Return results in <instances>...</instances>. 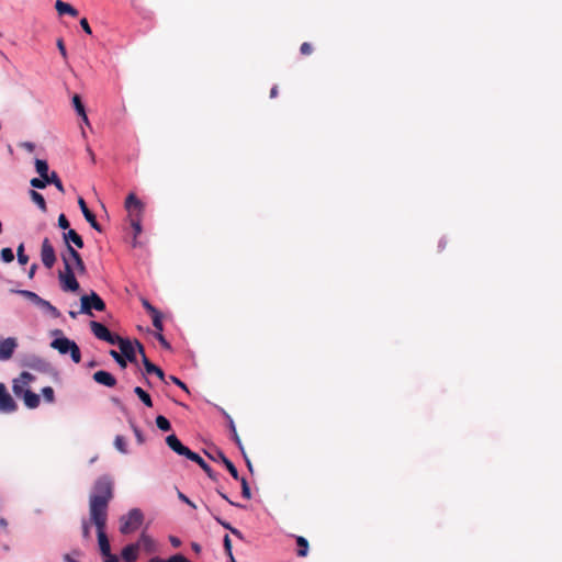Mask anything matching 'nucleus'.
<instances>
[{"mask_svg":"<svg viewBox=\"0 0 562 562\" xmlns=\"http://www.w3.org/2000/svg\"><path fill=\"white\" fill-rule=\"evenodd\" d=\"M38 308H41L44 313L50 315L53 318H59L61 316V313L59 310L54 306L49 301L41 299V302L37 305Z\"/></svg>","mask_w":562,"mask_h":562,"instance_id":"393cba45","label":"nucleus"},{"mask_svg":"<svg viewBox=\"0 0 562 562\" xmlns=\"http://www.w3.org/2000/svg\"><path fill=\"white\" fill-rule=\"evenodd\" d=\"M169 541H170V544L173 547V548H179L181 546V540L180 538L176 537V536H170L169 537Z\"/></svg>","mask_w":562,"mask_h":562,"instance_id":"e2e57ef3","label":"nucleus"},{"mask_svg":"<svg viewBox=\"0 0 562 562\" xmlns=\"http://www.w3.org/2000/svg\"><path fill=\"white\" fill-rule=\"evenodd\" d=\"M64 254L69 258V261L72 260L75 262L76 269L79 274H85L87 272V268L81 258V255L78 252L77 249H75L74 246H68Z\"/></svg>","mask_w":562,"mask_h":562,"instance_id":"dca6fc26","label":"nucleus"},{"mask_svg":"<svg viewBox=\"0 0 562 562\" xmlns=\"http://www.w3.org/2000/svg\"><path fill=\"white\" fill-rule=\"evenodd\" d=\"M63 239L65 241L66 249L68 246H72L71 244L78 248H83L85 246L83 238L72 228L63 233Z\"/></svg>","mask_w":562,"mask_h":562,"instance_id":"f3484780","label":"nucleus"},{"mask_svg":"<svg viewBox=\"0 0 562 562\" xmlns=\"http://www.w3.org/2000/svg\"><path fill=\"white\" fill-rule=\"evenodd\" d=\"M133 344H134V347L136 348V353L137 352L140 353L142 355V360H143L144 356H146L143 344L139 340H137V339H135L133 341Z\"/></svg>","mask_w":562,"mask_h":562,"instance_id":"052dcab7","label":"nucleus"},{"mask_svg":"<svg viewBox=\"0 0 562 562\" xmlns=\"http://www.w3.org/2000/svg\"><path fill=\"white\" fill-rule=\"evenodd\" d=\"M133 392L146 407H153V400L149 393L146 392L143 387L135 386Z\"/></svg>","mask_w":562,"mask_h":562,"instance_id":"cd10ccee","label":"nucleus"},{"mask_svg":"<svg viewBox=\"0 0 562 562\" xmlns=\"http://www.w3.org/2000/svg\"><path fill=\"white\" fill-rule=\"evenodd\" d=\"M25 385L26 384H22L20 380H13L12 391L16 397L21 398L23 396V392L29 390Z\"/></svg>","mask_w":562,"mask_h":562,"instance_id":"a19ab883","label":"nucleus"},{"mask_svg":"<svg viewBox=\"0 0 562 562\" xmlns=\"http://www.w3.org/2000/svg\"><path fill=\"white\" fill-rule=\"evenodd\" d=\"M165 440L166 445L178 456H183L188 449L175 434L168 435Z\"/></svg>","mask_w":562,"mask_h":562,"instance_id":"aec40b11","label":"nucleus"},{"mask_svg":"<svg viewBox=\"0 0 562 562\" xmlns=\"http://www.w3.org/2000/svg\"><path fill=\"white\" fill-rule=\"evenodd\" d=\"M41 392L45 402L53 403L55 401V392L52 386H44Z\"/></svg>","mask_w":562,"mask_h":562,"instance_id":"a18cd8bd","label":"nucleus"},{"mask_svg":"<svg viewBox=\"0 0 562 562\" xmlns=\"http://www.w3.org/2000/svg\"><path fill=\"white\" fill-rule=\"evenodd\" d=\"M113 498V480L104 474L97 479L89 499L90 518H108V505Z\"/></svg>","mask_w":562,"mask_h":562,"instance_id":"f257e3e1","label":"nucleus"},{"mask_svg":"<svg viewBox=\"0 0 562 562\" xmlns=\"http://www.w3.org/2000/svg\"><path fill=\"white\" fill-rule=\"evenodd\" d=\"M143 306L144 308L151 315L158 313L159 311L153 306L147 300H143Z\"/></svg>","mask_w":562,"mask_h":562,"instance_id":"4d7b16f0","label":"nucleus"},{"mask_svg":"<svg viewBox=\"0 0 562 562\" xmlns=\"http://www.w3.org/2000/svg\"><path fill=\"white\" fill-rule=\"evenodd\" d=\"M223 546H224V550H225L226 555L228 558H232V554H233L232 541H231V538H229V536L227 533L224 536Z\"/></svg>","mask_w":562,"mask_h":562,"instance_id":"09e8293b","label":"nucleus"},{"mask_svg":"<svg viewBox=\"0 0 562 562\" xmlns=\"http://www.w3.org/2000/svg\"><path fill=\"white\" fill-rule=\"evenodd\" d=\"M24 405L30 409H35L40 406L41 397L37 393L33 392L31 389L23 392V396L21 397Z\"/></svg>","mask_w":562,"mask_h":562,"instance_id":"412c9836","label":"nucleus"},{"mask_svg":"<svg viewBox=\"0 0 562 562\" xmlns=\"http://www.w3.org/2000/svg\"><path fill=\"white\" fill-rule=\"evenodd\" d=\"M105 302L95 291H91L89 294H83L80 297L79 313H82L88 316H93V310L98 312H103L105 311Z\"/></svg>","mask_w":562,"mask_h":562,"instance_id":"39448f33","label":"nucleus"},{"mask_svg":"<svg viewBox=\"0 0 562 562\" xmlns=\"http://www.w3.org/2000/svg\"><path fill=\"white\" fill-rule=\"evenodd\" d=\"M46 181L48 182V186L53 184L56 187V189L59 191V192H64L65 189H64V184L60 180V178L58 177V175L55 172V171H52L47 177H46Z\"/></svg>","mask_w":562,"mask_h":562,"instance_id":"2f4dec72","label":"nucleus"},{"mask_svg":"<svg viewBox=\"0 0 562 562\" xmlns=\"http://www.w3.org/2000/svg\"><path fill=\"white\" fill-rule=\"evenodd\" d=\"M0 260L4 263H11L14 260V252L12 248L4 247L0 250Z\"/></svg>","mask_w":562,"mask_h":562,"instance_id":"e433bc0d","label":"nucleus"},{"mask_svg":"<svg viewBox=\"0 0 562 562\" xmlns=\"http://www.w3.org/2000/svg\"><path fill=\"white\" fill-rule=\"evenodd\" d=\"M61 260L65 267V271L58 273L60 289L64 292L76 293L80 290V284L76 278L74 267L71 266V263L69 262V258L65 254H61Z\"/></svg>","mask_w":562,"mask_h":562,"instance_id":"7ed1b4c3","label":"nucleus"},{"mask_svg":"<svg viewBox=\"0 0 562 562\" xmlns=\"http://www.w3.org/2000/svg\"><path fill=\"white\" fill-rule=\"evenodd\" d=\"M162 317L164 316H162V313L160 311L158 313L151 315L153 326L158 331H162L164 330Z\"/></svg>","mask_w":562,"mask_h":562,"instance_id":"c03bdc74","label":"nucleus"},{"mask_svg":"<svg viewBox=\"0 0 562 562\" xmlns=\"http://www.w3.org/2000/svg\"><path fill=\"white\" fill-rule=\"evenodd\" d=\"M41 259L45 268L52 269L56 262V252L49 239L45 237L41 246Z\"/></svg>","mask_w":562,"mask_h":562,"instance_id":"9b49d317","label":"nucleus"},{"mask_svg":"<svg viewBox=\"0 0 562 562\" xmlns=\"http://www.w3.org/2000/svg\"><path fill=\"white\" fill-rule=\"evenodd\" d=\"M81 529H82V537H83V539H89L90 538V525H89V522L86 521V520H82Z\"/></svg>","mask_w":562,"mask_h":562,"instance_id":"13d9d810","label":"nucleus"},{"mask_svg":"<svg viewBox=\"0 0 562 562\" xmlns=\"http://www.w3.org/2000/svg\"><path fill=\"white\" fill-rule=\"evenodd\" d=\"M177 495L181 502L186 503L187 505H189L192 508H196L195 504L181 491L177 490Z\"/></svg>","mask_w":562,"mask_h":562,"instance_id":"864d4df0","label":"nucleus"},{"mask_svg":"<svg viewBox=\"0 0 562 562\" xmlns=\"http://www.w3.org/2000/svg\"><path fill=\"white\" fill-rule=\"evenodd\" d=\"M182 457L187 458L192 462H195L198 465L204 460L199 453L192 451L189 447L184 451V454Z\"/></svg>","mask_w":562,"mask_h":562,"instance_id":"79ce46f5","label":"nucleus"},{"mask_svg":"<svg viewBox=\"0 0 562 562\" xmlns=\"http://www.w3.org/2000/svg\"><path fill=\"white\" fill-rule=\"evenodd\" d=\"M131 226L134 231V239L142 233L143 227L139 217L131 220Z\"/></svg>","mask_w":562,"mask_h":562,"instance_id":"de8ad7c7","label":"nucleus"},{"mask_svg":"<svg viewBox=\"0 0 562 562\" xmlns=\"http://www.w3.org/2000/svg\"><path fill=\"white\" fill-rule=\"evenodd\" d=\"M221 412H222L223 416L227 420V426H228V429H229V432H231V438L236 442V445L238 446L239 450H243V442H241V439L239 438V436L237 434L236 426H235V423H234L233 418L223 408H221Z\"/></svg>","mask_w":562,"mask_h":562,"instance_id":"5701e85b","label":"nucleus"},{"mask_svg":"<svg viewBox=\"0 0 562 562\" xmlns=\"http://www.w3.org/2000/svg\"><path fill=\"white\" fill-rule=\"evenodd\" d=\"M165 561L166 562H191L188 558H186L181 553L172 554V555L168 557L167 559H165Z\"/></svg>","mask_w":562,"mask_h":562,"instance_id":"8fccbe9b","label":"nucleus"},{"mask_svg":"<svg viewBox=\"0 0 562 562\" xmlns=\"http://www.w3.org/2000/svg\"><path fill=\"white\" fill-rule=\"evenodd\" d=\"M55 9L59 15L68 14L70 16H77L78 10L74 8L71 4L64 2L63 0H57L55 2Z\"/></svg>","mask_w":562,"mask_h":562,"instance_id":"b1692460","label":"nucleus"},{"mask_svg":"<svg viewBox=\"0 0 562 562\" xmlns=\"http://www.w3.org/2000/svg\"><path fill=\"white\" fill-rule=\"evenodd\" d=\"M204 453L210 460L222 463V465L226 468L233 479H239L237 468L221 449L214 447L209 450H204Z\"/></svg>","mask_w":562,"mask_h":562,"instance_id":"6e6552de","label":"nucleus"},{"mask_svg":"<svg viewBox=\"0 0 562 562\" xmlns=\"http://www.w3.org/2000/svg\"><path fill=\"white\" fill-rule=\"evenodd\" d=\"M155 422H156V426L161 431H170L171 430V423H170V420L166 416L158 415L156 417Z\"/></svg>","mask_w":562,"mask_h":562,"instance_id":"473e14b6","label":"nucleus"},{"mask_svg":"<svg viewBox=\"0 0 562 562\" xmlns=\"http://www.w3.org/2000/svg\"><path fill=\"white\" fill-rule=\"evenodd\" d=\"M169 380L175 383L177 386H179L181 390H183L184 392L189 393V387L188 385L182 381L180 380L178 376L176 375H169Z\"/></svg>","mask_w":562,"mask_h":562,"instance_id":"3c124183","label":"nucleus"},{"mask_svg":"<svg viewBox=\"0 0 562 562\" xmlns=\"http://www.w3.org/2000/svg\"><path fill=\"white\" fill-rule=\"evenodd\" d=\"M114 447L123 454H127L130 452L126 439L121 435L115 436Z\"/></svg>","mask_w":562,"mask_h":562,"instance_id":"f704fd0d","label":"nucleus"},{"mask_svg":"<svg viewBox=\"0 0 562 562\" xmlns=\"http://www.w3.org/2000/svg\"><path fill=\"white\" fill-rule=\"evenodd\" d=\"M29 193H30L31 200L38 206V209L42 212H46L47 205H46V201H45V198L43 196V194L37 192L36 190H30Z\"/></svg>","mask_w":562,"mask_h":562,"instance_id":"c85d7f7f","label":"nucleus"},{"mask_svg":"<svg viewBox=\"0 0 562 562\" xmlns=\"http://www.w3.org/2000/svg\"><path fill=\"white\" fill-rule=\"evenodd\" d=\"M313 50V47H312V44L307 43V42H304L301 47H300V52L301 54L303 55H308L311 54Z\"/></svg>","mask_w":562,"mask_h":562,"instance_id":"bf43d9fd","label":"nucleus"},{"mask_svg":"<svg viewBox=\"0 0 562 562\" xmlns=\"http://www.w3.org/2000/svg\"><path fill=\"white\" fill-rule=\"evenodd\" d=\"M110 356L115 360V362L119 364L121 369H125L127 367L128 360H126L125 357L120 355L116 350L112 349L110 350Z\"/></svg>","mask_w":562,"mask_h":562,"instance_id":"ea45409f","label":"nucleus"},{"mask_svg":"<svg viewBox=\"0 0 562 562\" xmlns=\"http://www.w3.org/2000/svg\"><path fill=\"white\" fill-rule=\"evenodd\" d=\"M80 26L82 27V30L85 31V33H87V34H89V35H91V34H92V30H91V27H90V25H89V22H88V20H87L86 18H82V19L80 20Z\"/></svg>","mask_w":562,"mask_h":562,"instance_id":"680f3d73","label":"nucleus"},{"mask_svg":"<svg viewBox=\"0 0 562 562\" xmlns=\"http://www.w3.org/2000/svg\"><path fill=\"white\" fill-rule=\"evenodd\" d=\"M30 184L35 189L43 190L48 186V182L46 177H38L31 179Z\"/></svg>","mask_w":562,"mask_h":562,"instance_id":"37998d69","label":"nucleus"},{"mask_svg":"<svg viewBox=\"0 0 562 562\" xmlns=\"http://www.w3.org/2000/svg\"><path fill=\"white\" fill-rule=\"evenodd\" d=\"M89 325L92 334L102 341L114 346L120 338V335L112 333L104 324L100 322L91 321Z\"/></svg>","mask_w":562,"mask_h":562,"instance_id":"1a4fd4ad","label":"nucleus"},{"mask_svg":"<svg viewBox=\"0 0 562 562\" xmlns=\"http://www.w3.org/2000/svg\"><path fill=\"white\" fill-rule=\"evenodd\" d=\"M125 209L133 215L136 211L139 215L144 210V203L137 198V195L131 192L125 199Z\"/></svg>","mask_w":562,"mask_h":562,"instance_id":"a211bd4d","label":"nucleus"},{"mask_svg":"<svg viewBox=\"0 0 562 562\" xmlns=\"http://www.w3.org/2000/svg\"><path fill=\"white\" fill-rule=\"evenodd\" d=\"M57 225L60 229L67 232L70 228V223L64 213H60L57 220Z\"/></svg>","mask_w":562,"mask_h":562,"instance_id":"49530a36","label":"nucleus"},{"mask_svg":"<svg viewBox=\"0 0 562 562\" xmlns=\"http://www.w3.org/2000/svg\"><path fill=\"white\" fill-rule=\"evenodd\" d=\"M199 467L206 473V475L214 482H217L220 479V474L214 472L213 469L209 465V463L203 460Z\"/></svg>","mask_w":562,"mask_h":562,"instance_id":"4c0bfd02","label":"nucleus"},{"mask_svg":"<svg viewBox=\"0 0 562 562\" xmlns=\"http://www.w3.org/2000/svg\"><path fill=\"white\" fill-rule=\"evenodd\" d=\"M229 531H231L234 536L238 537L239 539H241V540L244 539V536H243V533H241V531H240V530H238V529H236V528H234V527H231Z\"/></svg>","mask_w":562,"mask_h":562,"instance_id":"774afa93","label":"nucleus"},{"mask_svg":"<svg viewBox=\"0 0 562 562\" xmlns=\"http://www.w3.org/2000/svg\"><path fill=\"white\" fill-rule=\"evenodd\" d=\"M143 366H144V369L147 374H156L161 381H165L166 374H165L164 370L160 367L153 363L147 358V356H144Z\"/></svg>","mask_w":562,"mask_h":562,"instance_id":"4be33fe9","label":"nucleus"},{"mask_svg":"<svg viewBox=\"0 0 562 562\" xmlns=\"http://www.w3.org/2000/svg\"><path fill=\"white\" fill-rule=\"evenodd\" d=\"M92 379L95 383L106 387H114L117 383L116 378L111 372L105 370L95 371L92 375Z\"/></svg>","mask_w":562,"mask_h":562,"instance_id":"2eb2a0df","label":"nucleus"},{"mask_svg":"<svg viewBox=\"0 0 562 562\" xmlns=\"http://www.w3.org/2000/svg\"><path fill=\"white\" fill-rule=\"evenodd\" d=\"M216 521L223 526L225 529H231L232 525L225 520H222L220 517H215Z\"/></svg>","mask_w":562,"mask_h":562,"instance_id":"338daca9","label":"nucleus"},{"mask_svg":"<svg viewBox=\"0 0 562 562\" xmlns=\"http://www.w3.org/2000/svg\"><path fill=\"white\" fill-rule=\"evenodd\" d=\"M55 338L50 341V347L56 349L60 355H69L75 363L81 361V351L75 340L64 336L60 329L52 331Z\"/></svg>","mask_w":562,"mask_h":562,"instance_id":"f03ea898","label":"nucleus"},{"mask_svg":"<svg viewBox=\"0 0 562 562\" xmlns=\"http://www.w3.org/2000/svg\"><path fill=\"white\" fill-rule=\"evenodd\" d=\"M106 519L108 518H103V517H99V518H90L91 522L97 528V538H98V546H99V551H100V554L102 557L104 555H108L111 552V544H110V540L108 538V535L105 532V528H106Z\"/></svg>","mask_w":562,"mask_h":562,"instance_id":"0eeeda50","label":"nucleus"},{"mask_svg":"<svg viewBox=\"0 0 562 562\" xmlns=\"http://www.w3.org/2000/svg\"><path fill=\"white\" fill-rule=\"evenodd\" d=\"M16 259L20 266H25L29 262V256L25 254L24 244L21 243L16 248Z\"/></svg>","mask_w":562,"mask_h":562,"instance_id":"c9c22d12","label":"nucleus"},{"mask_svg":"<svg viewBox=\"0 0 562 562\" xmlns=\"http://www.w3.org/2000/svg\"><path fill=\"white\" fill-rule=\"evenodd\" d=\"M18 347V340L14 337H8L0 340V361H7L12 358Z\"/></svg>","mask_w":562,"mask_h":562,"instance_id":"ddd939ff","label":"nucleus"},{"mask_svg":"<svg viewBox=\"0 0 562 562\" xmlns=\"http://www.w3.org/2000/svg\"><path fill=\"white\" fill-rule=\"evenodd\" d=\"M295 542L297 546V551H296L297 557H300V558L306 557L308 554V550H310L307 539L302 536H296Z\"/></svg>","mask_w":562,"mask_h":562,"instance_id":"bb28decb","label":"nucleus"},{"mask_svg":"<svg viewBox=\"0 0 562 562\" xmlns=\"http://www.w3.org/2000/svg\"><path fill=\"white\" fill-rule=\"evenodd\" d=\"M18 380H20L22 384H27L30 382H33L35 380V376L27 371H23Z\"/></svg>","mask_w":562,"mask_h":562,"instance_id":"603ef678","label":"nucleus"},{"mask_svg":"<svg viewBox=\"0 0 562 562\" xmlns=\"http://www.w3.org/2000/svg\"><path fill=\"white\" fill-rule=\"evenodd\" d=\"M20 364L45 374H57V371L49 361L35 353H26L21 357Z\"/></svg>","mask_w":562,"mask_h":562,"instance_id":"20e7f679","label":"nucleus"},{"mask_svg":"<svg viewBox=\"0 0 562 562\" xmlns=\"http://www.w3.org/2000/svg\"><path fill=\"white\" fill-rule=\"evenodd\" d=\"M18 409V404L11 394L8 392L5 385L0 382V413L12 414Z\"/></svg>","mask_w":562,"mask_h":562,"instance_id":"9d476101","label":"nucleus"},{"mask_svg":"<svg viewBox=\"0 0 562 562\" xmlns=\"http://www.w3.org/2000/svg\"><path fill=\"white\" fill-rule=\"evenodd\" d=\"M235 480L240 483V495H241V497L246 498V488H247L246 476L245 475H239V479H235Z\"/></svg>","mask_w":562,"mask_h":562,"instance_id":"5fc2aeb1","label":"nucleus"},{"mask_svg":"<svg viewBox=\"0 0 562 562\" xmlns=\"http://www.w3.org/2000/svg\"><path fill=\"white\" fill-rule=\"evenodd\" d=\"M37 268H38L37 263H33V265L30 267L29 272H27V277H29L30 279H33V278H34V276H35V272H36Z\"/></svg>","mask_w":562,"mask_h":562,"instance_id":"69168bd1","label":"nucleus"},{"mask_svg":"<svg viewBox=\"0 0 562 562\" xmlns=\"http://www.w3.org/2000/svg\"><path fill=\"white\" fill-rule=\"evenodd\" d=\"M35 170L40 177H47L49 175V166L45 159H35Z\"/></svg>","mask_w":562,"mask_h":562,"instance_id":"7c9ffc66","label":"nucleus"},{"mask_svg":"<svg viewBox=\"0 0 562 562\" xmlns=\"http://www.w3.org/2000/svg\"><path fill=\"white\" fill-rule=\"evenodd\" d=\"M71 102H72V106L78 115L85 114L86 106H85L82 99L79 94H77V93L74 94Z\"/></svg>","mask_w":562,"mask_h":562,"instance_id":"72a5a7b5","label":"nucleus"},{"mask_svg":"<svg viewBox=\"0 0 562 562\" xmlns=\"http://www.w3.org/2000/svg\"><path fill=\"white\" fill-rule=\"evenodd\" d=\"M10 292L23 296L35 306L38 305L42 299L37 293L30 290L11 289Z\"/></svg>","mask_w":562,"mask_h":562,"instance_id":"a878e982","label":"nucleus"},{"mask_svg":"<svg viewBox=\"0 0 562 562\" xmlns=\"http://www.w3.org/2000/svg\"><path fill=\"white\" fill-rule=\"evenodd\" d=\"M139 543H128L121 551L124 562H135L138 558Z\"/></svg>","mask_w":562,"mask_h":562,"instance_id":"6ab92c4d","label":"nucleus"},{"mask_svg":"<svg viewBox=\"0 0 562 562\" xmlns=\"http://www.w3.org/2000/svg\"><path fill=\"white\" fill-rule=\"evenodd\" d=\"M144 521V514L139 508H132L126 515L120 518V531L127 535L136 530Z\"/></svg>","mask_w":562,"mask_h":562,"instance_id":"423d86ee","label":"nucleus"},{"mask_svg":"<svg viewBox=\"0 0 562 562\" xmlns=\"http://www.w3.org/2000/svg\"><path fill=\"white\" fill-rule=\"evenodd\" d=\"M114 346H117L120 349V355L126 358L131 363H136V348L134 347V344L128 338H123L120 336Z\"/></svg>","mask_w":562,"mask_h":562,"instance_id":"f8f14e48","label":"nucleus"},{"mask_svg":"<svg viewBox=\"0 0 562 562\" xmlns=\"http://www.w3.org/2000/svg\"><path fill=\"white\" fill-rule=\"evenodd\" d=\"M78 205H79V209H80L85 220L90 224V226L94 231L101 233L102 232L101 225L97 221L94 213L88 207V205L82 196L78 198Z\"/></svg>","mask_w":562,"mask_h":562,"instance_id":"4468645a","label":"nucleus"},{"mask_svg":"<svg viewBox=\"0 0 562 562\" xmlns=\"http://www.w3.org/2000/svg\"><path fill=\"white\" fill-rule=\"evenodd\" d=\"M56 45H57V48H58L60 55L66 59L67 58V49H66L63 38H58Z\"/></svg>","mask_w":562,"mask_h":562,"instance_id":"6e6d98bb","label":"nucleus"},{"mask_svg":"<svg viewBox=\"0 0 562 562\" xmlns=\"http://www.w3.org/2000/svg\"><path fill=\"white\" fill-rule=\"evenodd\" d=\"M136 543H139V547H143L147 552H153L155 550V541L145 532H142Z\"/></svg>","mask_w":562,"mask_h":562,"instance_id":"c756f323","label":"nucleus"},{"mask_svg":"<svg viewBox=\"0 0 562 562\" xmlns=\"http://www.w3.org/2000/svg\"><path fill=\"white\" fill-rule=\"evenodd\" d=\"M104 562H120L119 557L110 553L108 555L102 557Z\"/></svg>","mask_w":562,"mask_h":562,"instance_id":"0e129e2a","label":"nucleus"},{"mask_svg":"<svg viewBox=\"0 0 562 562\" xmlns=\"http://www.w3.org/2000/svg\"><path fill=\"white\" fill-rule=\"evenodd\" d=\"M128 423L135 435L137 443L143 445L145 442V436L142 429L132 419H130Z\"/></svg>","mask_w":562,"mask_h":562,"instance_id":"58836bf2","label":"nucleus"}]
</instances>
